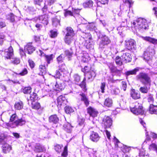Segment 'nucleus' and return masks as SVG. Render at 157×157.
<instances>
[{
    "mask_svg": "<svg viewBox=\"0 0 157 157\" xmlns=\"http://www.w3.org/2000/svg\"><path fill=\"white\" fill-rule=\"evenodd\" d=\"M132 27L136 30L143 31L148 29V26L146 19L141 18H138L132 24Z\"/></svg>",
    "mask_w": 157,
    "mask_h": 157,
    "instance_id": "f257e3e1",
    "label": "nucleus"
},
{
    "mask_svg": "<svg viewBox=\"0 0 157 157\" xmlns=\"http://www.w3.org/2000/svg\"><path fill=\"white\" fill-rule=\"evenodd\" d=\"M136 79L144 85H148L150 86L151 80L149 75L144 72H140L136 76Z\"/></svg>",
    "mask_w": 157,
    "mask_h": 157,
    "instance_id": "f03ea898",
    "label": "nucleus"
},
{
    "mask_svg": "<svg viewBox=\"0 0 157 157\" xmlns=\"http://www.w3.org/2000/svg\"><path fill=\"white\" fill-rule=\"evenodd\" d=\"M14 121L12 123H10V126L12 128H15L18 126H22L25 124L26 121L24 118L18 119L16 114H12L10 117V122Z\"/></svg>",
    "mask_w": 157,
    "mask_h": 157,
    "instance_id": "7ed1b4c3",
    "label": "nucleus"
},
{
    "mask_svg": "<svg viewBox=\"0 0 157 157\" xmlns=\"http://www.w3.org/2000/svg\"><path fill=\"white\" fill-rule=\"evenodd\" d=\"M130 110L132 112L136 115H143L144 112L142 104L138 102L135 103L133 107H130Z\"/></svg>",
    "mask_w": 157,
    "mask_h": 157,
    "instance_id": "20e7f679",
    "label": "nucleus"
},
{
    "mask_svg": "<svg viewBox=\"0 0 157 157\" xmlns=\"http://www.w3.org/2000/svg\"><path fill=\"white\" fill-rule=\"evenodd\" d=\"M111 42L108 36L106 35L102 36L99 39V48L103 49L110 44Z\"/></svg>",
    "mask_w": 157,
    "mask_h": 157,
    "instance_id": "39448f33",
    "label": "nucleus"
},
{
    "mask_svg": "<svg viewBox=\"0 0 157 157\" xmlns=\"http://www.w3.org/2000/svg\"><path fill=\"white\" fill-rule=\"evenodd\" d=\"M83 38L86 40L85 45L87 49H89L92 47L91 44V36L90 33H85L83 35Z\"/></svg>",
    "mask_w": 157,
    "mask_h": 157,
    "instance_id": "423d86ee",
    "label": "nucleus"
},
{
    "mask_svg": "<svg viewBox=\"0 0 157 157\" xmlns=\"http://www.w3.org/2000/svg\"><path fill=\"white\" fill-rule=\"evenodd\" d=\"M13 55V50L11 46L7 49L4 50V57L6 59H9L12 58Z\"/></svg>",
    "mask_w": 157,
    "mask_h": 157,
    "instance_id": "0eeeda50",
    "label": "nucleus"
},
{
    "mask_svg": "<svg viewBox=\"0 0 157 157\" xmlns=\"http://www.w3.org/2000/svg\"><path fill=\"white\" fill-rule=\"evenodd\" d=\"M102 123L105 128H109L112 125V121L109 117L105 116L103 119Z\"/></svg>",
    "mask_w": 157,
    "mask_h": 157,
    "instance_id": "6e6552de",
    "label": "nucleus"
},
{
    "mask_svg": "<svg viewBox=\"0 0 157 157\" xmlns=\"http://www.w3.org/2000/svg\"><path fill=\"white\" fill-rule=\"evenodd\" d=\"M125 47L128 50L134 49L136 46V43L134 40L130 39L127 41H125Z\"/></svg>",
    "mask_w": 157,
    "mask_h": 157,
    "instance_id": "1a4fd4ad",
    "label": "nucleus"
},
{
    "mask_svg": "<svg viewBox=\"0 0 157 157\" xmlns=\"http://www.w3.org/2000/svg\"><path fill=\"white\" fill-rule=\"evenodd\" d=\"M109 69L111 73H114L115 75L120 76L121 71L117 69V67L112 64H110L109 66Z\"/></svg>",
    "mask_w": 157,
    "mask_h": 157,
    "instance_id": "9d476101",
    "label": "nucleus"
},
{
    "mask_svg": "<svg viewBox=\"0 0 157 157\" xmlns=\"http://www.w3.org/2000/svg\"><path fill=\"white\" fill-rule=\"evenodd\" d=\"M35 48L32 45L31 43H29L25 47L24 51L31 54L35 50Z\"/></svg>",
    "mask_w": 157,
    "mask_h": 157,
    "instance_id": "9b49d317",
    "label": "nucleus"
},
{
    "mask_svg": "<svg viewBox=\"0 0 157 157\" xmlns=\"http://www.w3.org/2000/svg\"><path fill=\"white\" fill-rule=\"evenodd\" d=\"M123 62L125 63L130 62L132 60V57L130 54L128 53H124L121 56Z\"/></svg>",
    "mask_w": 157,
    "mask_h": 157,
    "instance_id": "f8f14e48",
    "label": "nucleus"
},
{
    "mask_svg": "<svg viewBox=\"0 0 157 157\" xmlns=\"http://www.w3.org/2000/svg\"><path fill=\"white\" fill-rule=\"evenodd\" d=\"M99 138L100 137L97 133L94 131L90 132V139L92 141L97 142L99 140Z\"/></svg>",
    "mask_w": 157,
    "mask_h": 157,
    "instance_id": "ddd939ff",
    "label": "nucleus"
},
{
    "mask_svg": "<svg viewBox=\"0 0 157 157\" xmlns=\"http://www.w3.org/2000/svg\"><path fill=\"white\" fill-rule=\"evenodd\" d=\"M130 95L132 98L134 99H137L140 98V93L134 89L131 90L130 92Z\"/></svg>",
    "mask_w": 157,
    "mask_h": 157,
    "instance_id": "4468645a",
    "label": "nucleus"
},
{
    "mask_svg": "<svg viewBox=\"0 0 157 157\" xmlns=\"http://www.w3.org/2000/svg\"><path fill=\"white\" fill-rule=\"evenodd\" d=\"M87 113L93 117H95L97 116L98 112L94 109L90 107L87 109Z\"/></svg>",
    "mask_w": 157,
    "mask_h": 157,
    "instance_id": "2eb2a0df",
    "label": "nucleus"
},
{
    "mask_svg": "<svg viewBox=\"0 0 157 157\" xmlns=\"http://www.w3.org/2000/svg\"><path fill=\"white\" fill-rule=\"evenodd\" d=\"M39 19L44 25H47L48 24V17L47 15L44 14L40 16L39 17Z\"/></svg>",
    "mask_w": 157,
    "mask_h": 157,
    "instance_id": "dca6fc26",
    "label": "nucleus"
},
{
    "mask_svg": "<svg viewBox=\"0 0 157 157\" xmlns=\"http://www.w3.org/2000/svg\"><path fill=\"white\" fill-rule=\"evenodd\" d=\"M52 25L54 27H57L60 26V19L59 17L56 16L52 19Z\"/></svg>",
    "mask_w": 157,
    "mask_h": 157,
    "instance_id": "f3484780",
    "label": "nucleus"
},
{
    "mask_svg": "<svg viewBox=\"0 0 157 157\" xmlns=\"http://www.w3.org/2000/svg\"><path fill=\"white\" fill-rule=\"evenodd\" d=\"M72 127L71 124L68 122L65 123L63 126V129L68 133H71V132Z\"/></svg>",
    "mask_w": 157,
    "mask_h": 157,
    "instance_id": "a211bd4d",
    "label": "nucleus"
},
{
    "mask_svg": "<svg viewBox=\"0 0 157 157\" xmlns=\"http://www.w3.org/2000/svg\"><path fill=\"white\" fill-rule=\"evenodd\" d=\"M2 151L4 153L6 154L10 152L12 149L10 145L7 144H5L2 146Z\"/></svg>",
    "mask_w": 157,
    "mask_h": 157,
    "instance_id": "6ab92c4d",
    "label": "nucleus"
},
{
    "mask_svg": "<svg viewBox=\"0 0 157 157\" xmlns=\"http://www.w3.org/2000/svg\"><path fill=\"white\" fill-rule=\"evenodd\" d=\"M140 70V68L137 67L134 69L131 70L127 71L125 72V75L127 76H128L130 75H135L136 73Z\"/></svg>",
    "mask_w": 157,
    "mask_h": 157,
    "instance_id": "aec40b11",
    "label": "nucleus"
},
{
    "mask_svg": "<svg viewBox=\"0 0 157 157\" xmlns=\"http://www.w3.org/2000/svg\"><path fill=\"white\" fill-rule=\"evenodd\" d=\"M59 121V119L56 115L51 116L49 118V121L50 123L55 124L57 123Z\"/></svg>",
    "mask_w": 157,
    "mask_h": 157,
    "instance_id": "412c9836",
    "label": "nucleus"
},
{
    "mask_svg": "<svg viewBox=\"0 0 157 157\" xmlns=\"http://www.w3.org/2000/svg\"><path fill=\"white\" fill-rule=\"evenodd\" d=\"M57 102L59 105L66 104L67 100L64 97L60 95L57 98Z\"/></svg>",
    "mask_w": 157,
    "mask_h": 157,
    "instance_id": "4be33fe9",
    "label": "nucleus"
},
{
    "mask_svg": "<svg viewBox=\"0 0 157 157\" xmlns=\"http://www.w3.org/2000/svg\"><path fill=\"white\" fill-rule=\"evenodd\" d=\"M79 95L81 96V101L84 102L85 105L86 106H87L89 104V102L88 99L87 98L85 94L83 93H82L80 94Z\"/></svg>",
    "mask_w": 157,
    "mask_h": 157,
    "instance_id": "5701e85b",
    "label": "nucleus"
},
{
    "mask_svg": "<svg viewBox=\"0 0 157 157\" xmlns=\"http://www.w3.org/2000/svg\"><path fill=\"white\" fill-rule=\"evenodd\" d=\"M96 76L95 72L92 71L86 74V76L90 81L93 80Z\"/></svg>",
    "mask_w": 157,
    "mask_h": 157,
    "instance_id": "b1692460",
    "label": "nucleus"
},
{
    "mask_svg": "<svg viewBox=\"0 0 157 157\" xmlns=\"http://www.w3.org/2000/svg\"><path fill=\"white\" fill-rule=\"evenodd\" d=\"M45 150L44 146L40 144H36L35 146L34 151L37 152L44 151Z\"/></svg>",
    "mask_w": 157,
    "mask_h": 157,
    "instance_id": "393cba45",
    "label": "nucleus"
},
{
    "mask_svg": "<svg viewBox=\"0 0 157 157\" xmlns=\"http://www.w3.org/2000/svg\"><path fill=\"white\" fill-rule=\"evenodd\" d=\"M67 33L65 36H70L73 37L75 35V32L73 29L71 27H67L66 28Z\"/></svg>",
    "mask_w": 157,
    "mask_h": 157,
    "instance_id": "a878e982",
    "label": "nucleus"
},
{
    "mask_svg": "<svg viewBox=\"0 0 157 157\" xmlns=\"http://www.w3.org/2000/svg\"><path fill=\"white\" fill-rule=\"evenodd\" d=\"M148 85H144L143 86L141 87L139 89V91L143 94H147L150 90V87H147Z\"/></svg>",
    "mask_w": 157,
    "mask_h": 157,
    "instance_id": "bb28decb",
    "label": "nucleus"
},
{
    "mask_svg": "<svg viewBox=\"0 0 157 157\" xmlns=\"http://www.w3.org/2000/svg\"><path fill=\"white\" fill-rule=\"evenodd\" d=\"M149 109V113H150L157 114V105L150 104Z\"/></svg>",
    "mask_w": 157,
    "mask_h": 157,
    "instance_id": "cd10ccee",
    "label": "nucleus"
},
{
    "mask_svg": "<svg viewBox=\"0 0 157 157\" xmlns=\"http://www.w3.org/2000/svg\"><path fill=\"white\" fill-rule=\"evenodd\" d=\"M55 86L56 90H62L65 87L64 83L63 82L61 83L56 82L55 85Z\"/></svg>",
    "mask_w": 157,
    "mask_h": 157,
    "instance_id": "c85d7f7f",
    "label": "nucleus"
},
{
    "mask_svg": "<svg viewBox=\"0 0 157 157\" xmlns=\"http://www.w3.org/2000/svg\"><path fill=\"white\" fill-rule=\"evenodd\" d=\"M40 52L41 53V56H44H44H45V59L46 60L47 62V63L48 64L50 63V61L51 60H52L53 59V58L54 56V55L53 54H51L49 55H45L43 53H43H42L41 51H40Z\"/></svg>",
    "mask_w": 157,
    "mask_h": 157,
    "instance_id": "c756f323",
    "label": "nucleus"
},
{
    "mask_svg": "<svg viewBox=\"0 0 157 157\" xmlns=\"http://www.w3.org/2000/svg\"><path fill=\"white\" fill-rule=\"evenodd\" d=\"M143 39L144 40L154 44H157V39L148 36L143 37Z\"/></svg>",
    "mask_w": 157,
    "mask_h": 157,
    "instance_id": "7c9ffc66",
    "label": "nucleus"
},
{
    "mask_svg": "<svg viewBox=\"0 0 157 157\" xmlns=\"http://www.w3.org/2000/svg\"><path fill=\"white\" fill-rule=\"evenodd\" d=\"M113 104V101L111 98H106L104 102V105L108 107L112 106Z\"/></svg>",
    "mask_w": 157,
    "mask_h": 157,
    "instance_id": "2f4dec72",
    "label": "nucleus"
},
{
    "mask_svg": "<svg viewBox=\"0 0 157 157\" xmlns=\"http://www.w3.org/2000/svg\"><path fill=\"white\" fill-rule=\"evenodd\" d=\"M14 107L15 109L17 110H20L22 109L23 107V102L21 101H20L16 102L14 105Z\"/></svg>",
    "mask_w": 157,
    "mask_h": 157,
    "instance_id": "473e14b6",
    "label": "nucleus"
},
{
    "mask_svg": "<svg viewBox=\"0 0 157 157\" xmlns=\"http://www.w3.org/2000/svg\"><path fill=\"white\" fill-rule=\"evenodd\" d=\"M93 2L92 0L86 1L83 4V6L85 8H90L92 6Z\"/></svg>",
    "mask_w": 157,
    "mask_h": 157,
    "instance_id": "72a5a7b5",
    "label": "nucleus"
},
{
    "mask_svg": "<svg viewBox=\"0 0 157 157\" xmlns=\"http://www.w3.org/2000/svg\"><path fill=\"white\" fill-rule=\"evenodd\" d=\"M39 70L40 71L39 73L40 75L43 76L45 74L46 69L45 66L40 65L39 67Z\"/></svg>",
    "mask_w": 157,
    "mask_h": 157,
    "instance_id": "f704fd0d",
    "label": "nucleus"
},
{
    "mask_svg": "<svg viewBox=\"0 0 157 157\" xmlns=\"http://www.w3.org/2000/svg\"><path fill=\"white\" fill-rule=\"evenodd\" d=\"M16 17V16L12 13H10L6 16L7 19L11 22H14Z\"/></svg>",
    "mask_w": 157,
    "mask_h": 157,
    "instance_id": "c9c22d12",
    "label": "nucleus"
},
{
    "mask_svg": "<svg viewBox=\"0 0 157 157\" xmlns=\"http://www.w3.org/2000/svg\"><path fill=\"white\" fill-rule=\"evenodd\" d=\"M116 64L119 66H121L123 64V62L121 56H117L115 59Z\"/></svg>",
    "mask_w": 157,
    "mask_h": 157,
    "instance_id": "e433bc0d",
    "label": "nucleus"
},
{
    "mask_svg": "<svg viewBox=\"0 0 157 157\" xmlns=\"http://www.w3.org/2000/svg\"><path fill=\"white\" fill-rule=\"evenodd\" d=\"M73 37L70 36H65L64 39L65 42L68 44H70L73 40Z\"/></svg>",
    "mask_w": 157,
    "mask_h": 157,
    "instance_id": "4c0bfd02",
    "label": "nucleus"
},
{
    "mask_svg": "<svg viewBox=\"0 0 157 157\" xmlns=\"http://www.w3.org/2000/svg\"><path fill=\"white\" fill-rule=\"evenodd\" d=\"M65 54L66 56H67L68 58L69 59V60L70 59V58L72 57V55L73 54V52L72 51L71 49H70V50H67L65 51Z\"/></svg>",
    "mask_w": 157,
    "mask_h": 157,
    "instance_id": "58836bf2",
    "label": "nucleus"
},
{
    "mask_svg": "<svg viewBox=\"0 0 157 157\" xmlns=\"http://www.w3.org/2000/svg\"><path fill=\"white\" fill-rule=\"evenodd\" d=\"M10 59H11V63L13 64L17 65L20 62V59L17 57H14L13 56Z\"/></svg>",
    "mask_w": 157,
    "mask_h": 157,
    "instance_id": "ea45409f",
    "label": "nucleus"
},
{
    "mask_svg": "<svg viewBox=\"0 0 157 157\" xmlns=\"http://www.w3.org/2000/svg\"><path fill=\"white\" fill-rule=\"evenodd\" d=\"M32 88L30 87H26L24 88L22 92L25 94H30L31 92Z\"/></svg>",
    "mask_w": 157,
    "mask_h": 157,
    "instance_id": "a19ab883",
    "label": "nucleus"
},
{
    "mask_svg": "<svg viewBox=\"0 0 157 157\" xmlns=\"http://www.w3.org/2000/svg\"><path fill=\"white\" fill-rule=\"evenodd\" d=\"M64 55L63 54H61L57 58V60L59 64L63 62V60L64 59Z\"/></svg>",
    "mask_w": 157,
    "mask_h": 157,
    "instance_id": "79ce46f5",
    "label": "nucleus"
},
{
    "mask_svg": "<svg viewBox=\"0 0 157 157\" xmlns=\"http://www.w3.org/2000/svg\"><path fill=\"white\" fill-rule=\"evenodd\" d=\"M65 111L67 113H71L73 112L74 110L70 106H66L65 108Z\"/></svg>",
    "mask_w": 157,
    "mask_h": 157,
    "instance_id": "37998d69",
    "label": "nucleus"
},
{
    "mask_svg": "<svg viewBox=\"0 0 157 157\" xmlns=\"http://www.w3.org/2000/svg\"><path fill=\"white\" fill-rule=\"evenodd\" d=\"M67 146H66L64 147L63 151L61 155L62 156L66 157L67 155Z\"/></svg>",
    "mask_w": 157,
    "mask_h": 157,
    "instance_id": "c03bdc74",
    "label": "nucleus"
},
{
    "mask_svg": "<svg viewBox=\"0 0 157 157\" xmlns=\"http://www.w3.org/2000/svg\"><path fill=\"white\" fill-rule=\"evenodd\" d=\"M63 147V145H56L55 147V150L58 152L59 153L61 152L62 148Z\"/></svg>",
    "mask_w": 157,
    "mask_h": 157,
    "instance_id": "a18cd8bd",
    "label": "nucleus"
},
{
    "mask_svg": "<svg viewBox=\"0 0 157 157\" xmlns=\"http://www.w3.org/2000/svg\"><path fill=\"white\" fill-rule=\"evenodd\" d=\"M74 80L76 82H79L80 80V77L77 74H75L74 75Z\"/></svg>",
    "mask_w": 157,
    "mask_h": 157,
    "instance_id": "49530a36",
    "label": "nucleus"
},
{
    "mask_svg": "<svg viewBox=\"0 0 157 157\" xmlns=\"http://www.w3.org/2000/svg\"><path fill=\"white\" fill-rule=\"evenodd\" d=\"M5 36L2 33H0V45L3 44Z\"/></svg>",
    "mask_w": 157,
    "mask_h": 157,
    "instance_id": "de8ad7c7",
    "label": "nucleus"
},
{
    "mask_svg": "<svg viewBox=\"0 0 157 157\" xmlns=\"http://www.w3.org/2000/svg\"><path fill=\"white\" fill-rule=\"evenodd\" d=\"M40 107V104L38 102L36 103L32 106L33 108L35 109H38Z\"/></svg>",
    "mask_w": 157,
    "mask_h": 157,
    "instance_id": "09e8293b",
    "label": "nucleus"
},
{
    "mask_svg": "<svg viewBox=\"0 0 157 157\" xmlns=\"http://www.w3.org/2000/svg\"><path fill=\"white\" fill-rule=\"evenodd\" d=\"M51 35L50 36L52 38L56 37L57 35V33L56 31H53V30H51L50 31Z\"/></svg>",
    "mask_w": 157,
    "mask_h": 157,
    "instance_id": "8fccbe9b",
    "label": "nucleus"
},
{
    "mask_svg": "<svg viewBox=\"0 0 157 157\" xmlns=\"http://www.w3.org/2000/svg\"><path fill=\"white\" fill-rule=\"evenodd\" d=\"M67 68L64 64H62V66L59 67V71L62 72H64L66 71Z\"/></svg>",
    "mask_w": 157,
    "mask_h": 157,
    "instance_id": "3c124183",
    "label": "nucleus"
},
{
    "mask_svg": "<svg viewBox=\"0 0 157 157\" xmlns=\"http://www.w3.org/2000/svg\"><path fill=\"white\" fill-rule=\"evenodd\" d=\"M28 73V71L27 69L25 68L22 71L19 73V75L21 76H24L26 75Z\"/></svg>",
    "mask_w": 157,
    "mask_h": 157,
    "instance_id": "603ef678",
    "label": "nucleus"
},
{
    "mask_svg": "<svg viewBox=\"0 0 157 157\" xmlns=\"http://www.w3.org/2000/svg\"><path fill=\"white\" fill-rule=\"evenodd\" d=\"M140 156V157H148L149 156L148 154L145 155V151H141L139 153Z\"/></svg>",
    "mask_w": 157,
    "mask_h": 157,
    "instance_id": "864d4df0",
    "label": "nucleus"
},
{
    "mask_svg": "<svg viewBox=\"0 0 157 157\" xmlns=\"http://www.w3.org/2000/svg\"><path fill=\"white\" fill-rule=\"evenodd\" d=\"M105 83L104 82H102L100 86V88L101 90V92L102 93L104 92L105 88Z\"/></svg>",
    "mask_w": 157,
    "mask_h": 157,
    "instance_id": "5fc2aeb1",
    "label": "nucleus"
},
{
    "mask_svg": "<svg viewBox=\"0 0 157 157\" xmlns=\"http://www.w3.org/2000/svg\"><path fill=\"white\" fill-rule=\"evenodd\" d=\"M112 93L115 95H117L120 93V90L118 88H115L113 89Z\"/></svg>",
    "mask_w": 157,
    "mask_h": 157,
    "instance_id": "6e6d98bb",
    "label": "nucleus"
},
{
    "mask_svg": "<svg viewBox=\"0 0 157 157\" xmlns=\"http://www.w3.org/2000/svg\"><path fill=\"white\" fill-rule=\"evenodd\" d=\"M61 75L60 72V71L57 70L56 71V74L54 76L56 78H59Z\"/></svg>",
    "mask_w": 157,
    "mask_h": 157,
    "instance_id": "4d7b16f0",
    "label": "nucleus"
},
{
    "mask_svg": "<svg viewBox=\"0 0 157 157\" xmlns=\"http://www.w3.org/2000/svg\"><path fill=\"white\" fill-rule=\"evenodd\" d=\"M148 101L150 103H152L154 101V98L153 96L151 94L149 95L148 98Z\"/></svg>",
    "mask_w": 157,
    "mask_h": 157,
    "instance_id": "13d9d810",
    "label": "nucleus"
},
{
    "mask_svg": "<svg viewBox=\"0 0 157 157\" xmlns=\"http://www.w3.org/2000/svg\"><path fill=\"white\" fill-rule=\"evenodd\" d=\"M19 52L20 55L21 56H26V54L25 53V52L22 48H20L19 49Z\"/></svg>",
    "mask_w": 157,
    "mask_h": 157,
    "instance_id": "bf43d9fd",
    "label": "nucleus"
},
{
    "mask_svg": "<svg viewBox=\"0 0 157 157\" xmlns=\"http://www.w3.org/2000/svg\"><path fill=\"white\" fill-rule=\"evenodd\" d=\"M28 62L31 68H33L34 66V63L33 61L29 59L28 60Z\"/></svg>",
    "mask_w": 157,
    "mask_h": 157,
    "instance_id": "052dcab7",
    "label": "nucleus"
},
{
    "mask_svg": "<svg viewBox=\"0 0 157 157\" xmlns=\"http://www.w3.org/2000/svg\"><path fill=\"white\" fill-rule=\"evenodd\" d=\"M7 136L4 133H0V140H2L6 137Z\"/></svg>",
    "mask_w": 157,
    "mask_h": 157,
    "instance_id": "680f3d73",
    "label": "nucleus"
},
{
    "mask_svg": "<svg viewBox=\"0 0 157 157\" xmlns=\"http://www.w3.org/2000/svg\"><path fill=\"white\" fill-rule=\"evenodd\" d=\"M68 15L70 16H73V12H72L71 11L68 10L66 11L65 13V16H66Z\"/></svg>",
    "mask_w": 157,
    "mask_h": 157,
    "instance_id": "e2e57ef3",
    "label": "nucleus"
},
{
    "mask_svg": "<svg viewBox=\"0 0 157 157\" xmlns=\"http://www.w3.org/2000/svg\"><path fill=\"white\" fill-rule=\"evenodd\" d=\"M43 0H33V2L35 5H37L40 6L41 3L42 2Z\"/></svg>",
    "mask_w": 157,
    "mask_h": 157,
    "instance_id": "0e129e2a",
    "label": "nucleus"
},
{
    "mask_svg": "<svg viewBox=\"0 0 157 157\" xmlns=\"http://www.w3.org/2000/svg\"><path fill=\"white\" fill-rule=\"evenodd\" d=\"M80 9H72V12L73 14H79L80 11Z\"/></svg>",
    "mask_w": 157,
    "mask_h": 157,
    "instance_id": "69168bd1",
    "label": "nucleus"
},
{
    "mask_svg": "<svg viewBox=\"0 0 157 157\" xmlns=\"http://www.w3.org/2000/svg\"><path fill=\"white\" fill-rule=\"evenodd\" d=\"M122 88L124 91H125L127 87V84L124 82L122 81Z\"/></svg>",
    "mask_w": 157,
    "mask_h": 157,
    "instance_id": "338daca9",
    "label": "nucleus"
},
{
    "mask_svg": "<svg viewBox=\"0 0 157 157\" xmlns=\"http://www.w3.org/2000/svg\"><path fill=\"white\" fill-rule=\"evenodd\" d=\"M152 10L154 12V13L155 14V16L157 17V7H154Z\"/></svg>",
    "mask_w": 157,
    "mask_h": 157,
    "instance_id": "774afa93",
    "label": "nucleus"
}]
</instances>
